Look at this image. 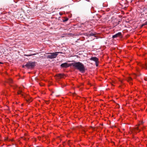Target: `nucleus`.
Returning <instances> with one entry per match:
<instances>
[{"label": "nucleus", "instance_id": "f257e3e1", "mask_svg": "<svg viewBox=\"0 0 147 147\" xmlns=\"http://www.w3.org/2000/svg\"><path fill=\"white\" fill-rule=\"evenodd\" d=\"M73 66L81 72H84L85 70L84 64L81 62H75L73 63Z\"/></svg>", "mask_w": 147, "mask_h": 147}, {"label": "nucleus", "instance_id": "f03ea898", "mask_svg": "<svg viewBox=\"0 0 147 147\" xmlns=\"http://www.w3.org/2000/svg\"><path fill=\"white\" fill-rule=\"evenodd\" d=\"M59 53H62L60 52H57L53 53H47V54H49V55L47 56V58L50 59L55 58Z\"/></svg>", "mask_w": 147, "mask_h": 147}, {"label": "nucleus", "instance_id": "7ed1b4c3", "mask_svg": "<svg viewBox=\"0 0 147 147\" xmlns=\"http://www.w3.org/2000/svg\"><path fill=\"white\" fill-rule=\"evenodd\" d=\"M25 67L28 69H31L35 66V63L34 62H29L25 65Z\"/></svg>", "mask_w": 147, "mask_h": 147}, {"label": "nucleus", "instance_id": "20e7f679", "mask_svg": "<svg viewBox=\"0 0 147 147\" xmlns=\"http://www.w3.org/2000/svg\"><path fill=\"white\" fill-rule=\"evenodd\" d=\"M130 130L131 133L133 134L136 133L140 131V130L139 129L138 127L134 128H131Z\"/></svg>", "mask_w": 147, "mask_h": 147}, {"label": "nucleus", "instance_id": "39448f33", "mask_svg": "<svg viewBox=\"0 0 147 147\" xmlns=\"http://www.w3.org/2000/svg\"><path fill=\"white\" fill-rule=\"evenodd\" d=\"M122 35L121 33V32H119L115 35H113L112 36V38H115L118 37H122Z\"/></svg>", "mask_w": 147, "mask_h": 147}, {"label": "nucleus", "instance_id": "423d86ee", "mask_svg": "<svg viewBox=\"0 0 147 147\" xmlns=\"http://www.w3.org/2000/svg\"><path fill=\"white\" fill-rule=\"evenodd\" d=\"M70 66V64L67 63H62L61 65V67L63 68H67Z\"/></svg>", "mask_w": 147, "mask_h": 147}, {"label": "nucleus", "instance_id": "0eeeda50", "mask_svg": "<svg viewBox=\"0 0 147 147\" xmlns=\"http://www.w3.org/2000/svg\"><path fill=\"white\" fill-rule=\"evenodd\" d=\"M16 90L17 91L18 94H21L23 96L22 94V90L20 87H17L16 88Z\"/></svg>", "mask_w": 147, "mask_h": 147}, {"label": "nucleus", "instance_id": "6e6552de", "mask_svg": "<svg viewBox=\"0 0 147 147\" xmlns=\"http://www.w3.org/2000/svg\"><path fill=\"white\" fill-rule=\"evenodd\" d=\"M90 60L93 61L95 62H97L98 61V58L96 57H92L90 58Z\"/></svg>", "mask_w": 147, "mask_h": 147}, {"label": "nucleus", "instance_id": "1a4fd4ad", "mask_svg": "<svg viewBox=\"0 0 147 147\" xmlns=\"http://www.w3.org/2000/svg\"><path fill=\"white\" fill-rule=\"evenodd\" d=\"M140 65V66H141L143 68L147 69V62L144 64H142Z\"/></svg>", "mask_w": 147, "mask_h": 147}, {"label": "nucleus", "instance_id": "9d476101", "mask_svg": "<svg viewBox=\"0 0 147 147\" xmlns=\"http://www.w3.org/2000/svg\"><path fill=\"white\" fill-rule=\"evenodd\" d=\"M132 80V79L131 78L129 77L127 79V81L129 82L130 83H131V81Z\"/></svg>", "mask_w": 147, "mask_h": 147}, {"label": "nucleus", "instance_id": "9b49d317", "mask_svg": "<svg viewBox=\"0 0 147 147\" xmlns=\"http://www.w3.org/2000/svg\"><path fill=\"white\" fill-rule=\"evenodd\" d=\"M8 82L9 83H11L12 82V80L10 78L8 80Z\"/></svg>", "mask_w": 147, "mask_h": 147}, {"label": "nucleus", "instance_id": "f8f14e48", "mask_svg": "<svg viewBox=\"0 0 147 147\" xmlns=\"http://www.w3.org/2000/svg\"><path fill=\"white\" fill-rule=\"evenodd\" d=\"M36 55L35 54H32L28 55H25L26 56H32V55Z\"/></svg>", "mask_w": 147, "mask_h": 147}, {"label": "nucleus", "instance_id": "ddd939ff", "mask_svg": "<svg viewBox=\"0 0 147 147\" xmlns=\"http://www.w3.org/2000/svg\"><path fill=\"white\" fill-rule=\"evenodd\" d=\"M94 34L92 33H90V34L88 35L90 36H94Z\"/></svg>", "mask_w": 147, "mask_h": 147}, {"label": "nucleus", "instance_id": "4468645a", "mask_svg": "<svg viewBox=\"0 0 147 147\" xmlns=\"http://www.w3.org/2000/svg\"><path fill=\"white\" fill-rule=\"evenodd\" d=\"M99 62V61H98L97 62H95L96 65V66H98V64Z\"/></svg>", "mask_w": 147, "mask_h": 147}, {"label": "nucleus", "instance_id": "2eb2a0df", "mask_svg": "<svg viewBox=\"0 0 147 147\" xmlns=\"http://www.w3.org/2000/svg\"><path fill=\"white\" fill-rule=\"evenodd\" d=\"M32 101V100H27V101L28 102H31Z\"/></svg>", "mask_w": 147, "mask_h": 147}, {"label": "nucleus", "instance_id": "dca6fc26", "mask_svg": "<svg viewBox=\"0 0 147 147\" xmlns=\"http://www.w3.org/2000/svg\"><path fill=\"white\" fill-rule=\"evenodd\" d=\"M144 80L145 81H147V78H145Z\"/></svg>", "mask_w": 147, "mask_h": 147}, {"label": "nucleus", "instance_id": "f3484780", "mask_svg": "<svg viewBox=\"0 0 147 147\" xmlns=\"http://www.w3.org/2000/svg\"><path fill=\"white\" fill-rule=\"evenodd\" d=\"M25 66V65H23L22 66L23 67H24Z\"/></svg>", "mask_w": 147, "mask_h": 147}, {"label": "nucleus", "instance_id": "a211bd4d", "mask_svg": "<svg viewBox=\"0 0 147 147\" xmlns=\"http://www.w3.org/2000/svg\"><path fill=\"white\" fill-rule=\"evenodd\" d=\"M2 63H1V62H0V64H2Z\"/></svg>", "mask_w": 147, "mask_h": 147}]
</instances>
